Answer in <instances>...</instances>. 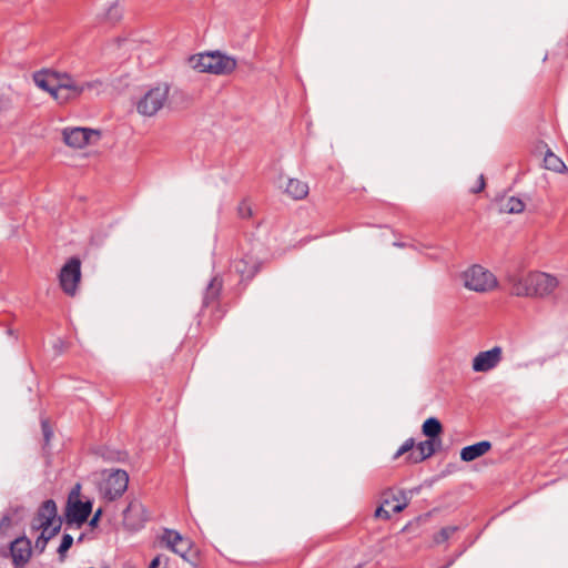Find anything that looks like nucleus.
<instances>
[{
    "mask_svg": "<svg viewBox=\"0 0 568 568\" xmlns=\"http://www.w3.org/2000/svg\"><path fill=\"white\" fill-rule=\"evenodd\" d=\"M385 504L392 506V511L394 514H398L407 507L408 498L404 490H399L396 495L393 496L392 500L386 499Z\"/></svg>",
    "mask_w": 568,
    "mask_h": 568,
    "instance_id": "obj_23",
    "label": "nucleus"
},
{
    "mask_svg": "<svg viewBox=\"0 0 568 568\" xmlns=\"http://www.w3.org/2000/svg\"><path fill=\"white\" fill-rule=\"evenodd\" d=\"M285 193L294 200H302L308 194V185L298 179H290L285 186Z\"/></svg>",
    "mask_w": 568,
    "mask_h": 568,
    "instance_id": "obj_18",
    "label": "nucleus"
},
{
    "mask_svg": "<svg viewBox=\"0 0 568 568\" xmlns=\"http://www.w3.org/2000/svg\"><path fill=\"white\" fill-rule=\"evenodd\" d=\"M189 550H190V541L187 539H184L174 548L173 552L185 558Z\"/></svg>",
    "mask_w": 568,
    "mask_h": 568,
    "instance_id": "obj_31",
    "label": "nucleus"
},
{
    "mask_svg": "<svg viewBox=\"0 0 568 568\" xmlns=\"http://www.w3.org/2000/svg\"><path fill=\"white\" fill-rule=\"evenodd\" d=\"M160 565H161V556H156L150 562L149 568H160Z\"/></svg>",
    "mask_w": 568,
    "mask_h": 568,
    "instance_id": "obj_38",
    "label": "nucleus"
},
{
    "mask_svg": "<svg viewBox=\"0 0 568 568\" xmlns=\"http://www.w3.org/2000/svg\"><path fill=\"white\" fill-rule=\"evenodd\" d=\"M115 8H116V4H113V7H112V8H110V12H111L113 9H115Z\"/></svg>",
    "mask_w": 568,
    "mask_h": 568,
    "instance_id": "obj_40",
    "label": "nucleus"
},
{
    "mask_svg": "<svg viewBox=\"0 0 568 568\" xmlns=\"http://www.w3.org/2000/svg\"><path fill=\"white\" fill-rule=\"evenodd\" d=\"M544 164L547 170H551L554 172H564V170H566V164L562 162V160L554 154L550 150H548L545 154Z\"/></svg>",
    "mask_w": 568,
    "mask_h": 568,
    "instance_id": "obj_22",
    "label": "nucleus"
},
{
    "mask_svg": "<svg viewBox=\"0 0 568 568\" xmlns=\"http://www.w3.org/2000/svg\"><path fill=\"white\" fill-rule=\"evenodd\" d=\"M81 280V261L78 257H71L59 273V282L62 291L73 296Z\"/></svg>",
    "mask_w": 568,
    "mask_h": 568,
    "instance_id": "obj_7",
    "label": "nucleus"
},
{
    "mask_svg": "<svg viewBox=\"0 0 568 568\" xmlns=\"http://www.w3.org/2000/svg\"><path fill=\"white\" fill-rule=\"evenodd\" d=\"M80 493V485L78 484L70 493L69 500L72 499L73 496L78 497Z\"/></svg>",
    "mask_w": 568,
    "mask_h": 568,
    "instance_id": "obj_39",
    "label": "nucleus"
},
{
    "mask_svg": "<svg viewBox=\"0 0 568 568\" xmlns=\"http://www.w3.org/2000/svg\"><path fill=\"white\" fill-rule=\"evenodd\" d=\"M12 526V518L9 514H4L0 520V530L6 531Z\"/></svg>",
    "mask_w": 568,
    "mask_h": 568,
    "instance_id": "obj_34",
    "label": "nucleus"
},
{
    "mask_svg": "<svg viewBox=\"0 0 568 568\" xmlns=\"http://www.w3.org/2000/svg\"><path fill=\"white\" fill-rule=\"evenodd\" d=\"M73 544V537L69 534H64L62 536V540L60 542V546L58 548V554L60 556V560L63 561L65 557V552L71 548Z\"/></svg>",
    "mask_w": 568,
    "mask_h": 568,
    "instance_id": "obj_28",
    "label": "nucleus"
},
{
    "mask_svg": "<svg viewBox=\"0 0 568 568\" xmlns=\"http://www.w3.org/2000/svg\"><path fill=\"white\" fill-rule=\"evenodd\" d=\"M510 293L518 297H546L558 286V280L545 272H530L526 276L509 275Z\"/></svg>",
    "mask_w": 568,
    "mask_h": 568,
    "instance_id": "obj_1",
    "label": "nucleus"
},
{
    "mask_svg": "<svg viewBox=\"0 0 568 568\" xmlns=\"http://www.w3.org/2000/svg\"><path fill=\"white\" fill-rule=\"evenodd\" d=\"M103 480L100 483L99 490L103 497L110 501L121 497L128 488L129 475L123 469L104 470Z\"/></svg>",
    "mask_w": 568,
    "mask_h": 568,
    "instance_id": "obj_6",
    "label": "nucleus"
},
{
    "mask_svg": "<svg viewBox=\"0 0 568 568\" xmlns=\"http://www.w3.org/2000/svg\"><path fill=\"white\" fill-rule=\"evenodd\" d=\"M187 62L189 65L197 72H206L217 75L230 74L237 65V62L233 57L221 53L220 51L191 55Z\"/></svg>",
    "mask_w": 568,
    "mask_h": 568,
    "instance_id": "obj_3",
    "label": "nucleus"
},
{
    "mask_svg": "<svg viewBox=\"0 0 568 568\" xmlns=\"http://www.w3.org/2000/svg\"><path fill=\"white\" fill-rule=\"evenodd\" d=\"M82 539H83V535H81V536L79 537L78 541H82Z\"/></svg>",
    "mask_w": 568,
    "mask_h": 568,
    "instance_id": "obj_41",
    "label": "nucleus"
},
{
    "mask_svg": "<svg viewBox=\"0 0 568 568\" xmlns=\"http://www.w3.org/2000/svg\"><path fill=\"white\" fill-rule=\"evenodd\" d=\"M170 87L160 83L149 88L135 102L136 112L143 116L156 115L169 102Z\"/></svg>",
    "mask_w": 568,
    "mask_h": 568,
    "instance_id": "obj_4",
    "label": "nucleus"
},
{
    "mask_svg": "<svg viewBox=\"0 0 568 568\" xmlns=\"http://www.w3.org/2000/svg\"><path fill=\"white\" fill-rule=\"evenodd\" d=\"M183 540H184V538L181 536V534H179L178 531L172 530V529H165L162 535V541L172 551Z\"/></svg>",
    "mask_w": 568,
    "mask_h": 568,
    "instance_id": "obj_24",
    "label": "nucleus"
},
{
    "mask_svg": "<svg viewBox=\"0 0 568 568\" xmlns=\"http://www.w3.org/2000/svg\"><path fill=\"white\" fill-rule=\"evenodd\" d=\"M415 446L414 438H407L402 446L397 449V452L394 455V459H397L398 457L403 456L406 453H412L413 448Z\"/></svg>",
    "mask_w": 568,
    "mask_h": 568,
    "instance_id": "obj_29",
    "label": "nucleus"
},
{
    "mask_svg": "<svg viewBox=\"0 0 568 568\" xmlns=\"http://www.w3.org/2000/svg\"><path fill=\"white\" fill-rule=\"evenodd\" d=\"M440 446V439H426L417 444L416 449L408 454L407 459L417 464L429 457H432L438 447Z\"/></svg>",
    "mask_w": 568,
    "mask_h": 568,
    "instance_id": "obj_14",
    "label": "nucleus"
},
{
    "mask_svg": "<svg viewBox=\"0 0 568 568\" xmlns=\"http://www.w3.org/2000/svg\"><path fill=\"white\" fill-rule=\"evenodd\" d=\"M54 72L53 70L37 71L33 74V81L37 87L50 93L57 100L59 90H57V82L52 75Z\"/></svg>",
    "mask_w": 568,
    "mask_h": 568,
    "instance_id": "obj_16",
    "label": "nucleus"
},
{
    "mask_svg": "<svg viewBox=\"0 0 568 568\" xmlns=\"http://www.w3.org/2000/svg\"><path fill=\"white\" fill-rule=\"evenodd\" d=\"M101 514H102V510H101V509H98V510L95 511V514L93 515V517L90 519V523H89V525H90L91 527H94V526H97V525H98V521H99V519H100Z\"/></svg>",
    "mask_w": 568,
    "mask_h": 568,
    "instance_id": "obj_37",
    "label": "nucleus"
},
{
    "mask_svg": "<svg viewBox=\"0 0 568 568\" xmlns=\"http://www.w3.org/2000/svg\"><path fill=\"white\" fill-rule=\"evenodd\" d=\"M10 555L14 568H23L32 555V546L27 537H18L10 542Z\"/></svg>",
    "mask_w": 568,
    "mask_h": 568,
    "instance_id": "obj_11",
    "label": "nucleus"
},
{
    "mask_svg": "<svg viewBox=\"0 0 568 568\" xmlns=\"http://www.w3.org/2000/svg\"><path fill=\"white\" fill-rule=\"evenodd\" d=\"M100 139V132L88 128H67L63 130V141L72 148L82 149L95 143Z\"/></svg>",
    "mask_w": 568,
    "mask_h": 568,
    "instance_id": "obj_9",
    "label": "nucleus"
},
{
    "mask_svg": "<svg viewBox=\"0 0 568 568\" xmlns=\"http://www.w3.org/2000/svg\"><path fill=\"white\" fill-rule=\"evenodd\" d=\"M148 521V511L143 504L133 499L123 510V524L130 530H139Z\"/></svg>",
    "mask_w": 568,
    "mask_h": 568,
    "instance_id": "obj_10",
    "label": "nucleus"
},
{
    "mask_svg": "<svg viewBox=\"0 0 568 568\" xmlns=\"http://www.w3.org/2000/svg\"><path fill=\"white\" fill-rule=\"evenodd\" d=\"M484 187H485V179H484V175H480L478 179V184H476V187L471 189V192L479 193L484 190Z\"/></svg>",
    "mask_w": 568,
    "mask_h": 568,
    "instance_id": "obj_36",
    "label": "nucleus"
},
{
    "mask_svg": "<svg viewBox=\"0 0 568 568\" xmlns=\"http://www.w3.org/2000/svg\"><path fill=\"white\" fill-rule=\"evenodd\" d=\"M102 457L108 462H124L128 458V454L122 450H114L105 448Z\"/></svg>",
    "mask_w": 568,
    "mask_h": 568,
    "instance_id": "obj_27",
    "label": "nucleus"
},
{
    "mask_svg": "<svg viewBox=\"0 0 568 568\" xmlns=\"http://www.w3.org/2000/svg\"><path fill=\"white\" fill-rule=\"evenodd\" d=\"M499 210L509 214H518L525 210V203L519 197L509 196L500 201Z\"/></svg>",
    "mask_w": 568,
    "mask_h": 568,
    "instance_id": "obj_20",
    "label": "nucleus"
},
{
    "mask_svg": "<svg viewBox=\"0 0 568 568\" xmlns=\"http://www.w3.org/2000/svg\"><path fill=\"white\" fill-rule=\"evenodd\" d=\"M237 212L242 219H248L252 215V209L246 201L239 204Z\"/></svg>",
    "mask_w": 568,
    "mask_h": 568,
    "instance_id": "obj_30",
    "label": "nucleus"
},
{
    "mask_svg": "<svg viewBox=\"0 0 568 568\" xmlns=\"http://www.w3.org/2000/svg\"><path fill=\"white\" fill-rule=\"evenodd\" d=\"M52 75L57 82V90H59L57 95L59 103H67L81 97L80 82L74 80L70 73L55 71Z\"/></svg>",
    "mask_w": 568,
    "mask_h": 568,
    "instance_id": "obj_8",
    "label": "nucleus"
},
{
    "mask_svg": "<svg viewBox=\"0 0 568 568\" xmlns=\"http://www.w3.org/2000/svg\"><path fill=\"white\" fill-rule=\"evenodd\" d=\"M80 88H81V95L87 91L93 92L94 94L98 95L104 90V83L101 80L95 79V80H91V81L80 82Z\"/></svg>",
    "mask_w": 568,
    "mask_h": 568,
    "instance_id": "obj_25",
    "label": "nucleus"
},
{
    "mask_svg": "<svg viewBox=\"0 0 568 568\" xmlns=\"http://www.w3.org/2000/svg\"><path fill=\"white\" fill-rule=\"evenodd\" d=\"M41 428H42V434H43L44 442H45V444H49V442H50V439H51V437L53 435V432H52V429H51V427L49 425V422L43 419L41 422Z\"/></svg>",
    "mask_w": 568,
    "mask_h": 568,
    "instance_id": "obj_32",
    "label": "nucleus"
},
{
    "mask_svg": "<svg viewBox=\"0 0 568 568\" xmlns=\"http://www.w3.org/2000/svg\"><path fill=\"white\" fill-rule=\"evenodd\" d=\"M57 506L54 500H45L39 508L37 516L33 518L32 527L41 529L40 536L36 539L34 549L42 554L48 541L53 538L61 529L62 520L57 517Z\"/></svg>",
    "mask_w": 568,
    "mask_h": 568,
    "instance_id": "obj_2",
    "label": "nucleus"
},
{
    "mask_svg": "<svg viewBox=\"0 0 568 568\" xmlns=\"http://www.w3.org/2000/svg\"><path fill=\"white\" fill-rule=\"evenodd\" d=\"M463 280L465 287L479 293L491 291L498 284L496 276L480 265H473L466 270Z\"/></svg>",
    "mask_w": 568,
    "mask_h": 568,
    "instance_id": "obj_5",
    "label": "nucleus"
},
{
    "mask_svg": "<svg viewBox=\"0 0 568 568\" xmlns=\"http://www.w3.org/2000/svg\"><path fill=\"white\" fill-rule=\"evenodd\" d=\"M458 530L457 526H446L443 527L435 536L434 541L436 544H442L449 539L456 531Z\"/></svg>",
    "mask_w": 568,
    "mask_h": 568,
    "instance_id": "obj_26",
    "label": "nucleus"
},
{
    "mask_svg": "<svg viewBox=\"0 0 568 568\" xmlns=\"http://www.w3.org/2000/svg\"><path fill=\"white\" fill-rule=\"evenodd\" d=\"M258 262L251 255H245L233 263V268L241 275L242 280L253 278L258 272Z\"/></svg>",
    "mask_w": 568,
    "mask_h": 568,
    "instance_id": "obj_15",
    "label": "nucleus"
},
{
    "mask_svg": "<svg viewBox=\"0 0 568 568\" xmlns=\"http://www.w3.org/2000/svg\"><path fill=\"white\" fill-rule=\"evenodd\" d=\"M222 290V281L215 276L213 277L210 283L206 286L204 296H203V304L204 306H209L212 303H214L217 297L220 296Z\"/></svg>",
    "mask_w": 568,
    "mask_h": 568,
    "instance_id": "obj_19",
    "label": "nucleus"
},
{
    "mask_svg": "<svg viewBox=\"0 0 568 568\" xmlns=\"http://www.w3.org/2000/svg\"><path fill=\"white\" fill-rule=\"evenodd\" d=\"M92 511L91 501L68 500L65 518L68 524L75 523L79 526L85 523Z\"/></svg>",
    "mask_w": 568,
    "mask_h": 568,
    "instance_id": "obj_13",
    "label": "nucleus"
},
{
    "mask_svg": "<svg viewBox=\"0 0 568 568\" xmlns=\"http://www.w3.org/2000/svg\"><path fill=\"white\" fill-rule=\"evenodd\" d=\"M375 517L377 518H383V519H389L390 518V513L388 510H386L384 508V506H379L376 510H375Z\"/></svg>",
    "mask_w": 568,
    "mask_h": 568,
    "instance_id": "obj_35",
    "label": "nucleus"
},
{
    "mask_svg": "<svg viewBox=\"0 0 568 568\" xmlns=\"http://www.w3.org/2000/svg\"><path fill=\"white\" fill-rule=\"evenodd\" d=\"M503 349L495 346L491 349L479 352L473 359L475 372H488L495 368L501 361Z\"/></svg>",
    "mask_w": 568,
    "mask_h": 568,
    "instance_id": "obj_12",
    "label": "nucleus"
},
{
    "mask_svg": "<svg viewBox=\"0 0 568 568\" xmlns=\"http://www.w3.org/2000/svg\"><path fill=\"white\" fill-rule=\"evenodd\" d=\"M11 104V99L4 93H0V112L9 110Z\"/></svg>",
    "mask_w": 568,
    "mask_h": 568,
    "instance_id": "obj_33",
    "label": "nucleus"
},
{
    "mask_svg": "<svg viewBox=\"0 0 568 568\" xmlns=\"http://www.w3.org/2000/svg\"><path fill=\"white\" fill-rule=\"evenodd\" d=\"M422 430L429 439H439L438 435L442 433L443 426L436 417H429L424 422Z\"/></svg>",
    "mask_w": 568,
    "mask_h": 568,
    "instance_id": "obj_21",
    "label": "nucleus"
},
{
    "mask_svg": "<svg viewBox=\"0 0 568 568\" xmlns=\"http://www.w3.org/2000/svg\"><path fill=\"white\" fill-rule=\"evenodd\" d=\"M357 568H359V567H357Z\"/></svg>",
    "mask_w": 568,
    "mask_h": 568,
    "instance_id": "obj_42",
    "label": "nucleus"
},
{
    "mask_svg": "<svg viewBox=\"0 0 568 568\" xmlns=\"http://www.w3.org/2000/svg\"><path fill=\"white\" fill-rule=\"evenodd\" d=\"M490 448V442L481 440L476 444L464 447L460 452V458L464 462H473L476 458L485 455Z\"/></svg>",
    "mask_w": 568,
    "mask_h": 568,
    "instance_id": "obj_17",
    "label": "nucleus"
}]
</instances>
